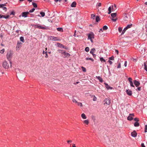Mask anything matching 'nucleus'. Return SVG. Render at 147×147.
Returning a JSON list of instances; mask_svg holds the SVG:
<instances>
[{
    "label": "nucleus",
    "mask_w": 147,
    "mask_h": 147,
    "mask_svg": "<svg viewBox=\"0 0 147 147\" xmlns=\"http://www.w3.org/2000/svg\"><path fill=\"white\" fill-rule=\"evenodd\" d=\"M109 60H114V57L113 56L111 57H109Z\"/></svg>",
    "instance_id": "33"
},
{
    "label": "nucleus",
    "mask_w": 147,
    "mask_h": 147,
    "mask_svg": "<svg viewBox=\"0 0 147 147\" xmlns=\"http://www.w3.org/2000/svg\"><path fill=\"white\" fill-rule=\"evenodd\" d=\"M144 69L147 72V66L146 63L144 62Z\"/></svg>",
    "instance_id": "25"
},
{
    "label": "nucleus",
    "mask_w": 147,
    "mask_h": 147,
    "mask_svg": "<svg viewBox=\"0 0 147 147\" xmlns=\"http://www.w3.org/2000/svg\"><path fill=\"white\" fill-rule=\"evenodd\" d=\"M108 62L110 64V65H111L113 63L112 61H111L110 60H109L108 61Z\"/></svg>",
    "instance_id": "55"
},
{
    "label": "nucleus",
    "mask_w": 147,
    "mask_h": 147,
    "mask_svg": "<svg viewBox=\"0 0 147 147\" xmlns=\"http://www.w3.org/2000/svg\"><path fill=\"white\" fill-rule=\"evenodd\" d=\"M104 102H105V104L109 105L111 103V100L110 99L106 98L104 100Z\"/></svg>",
    "instance_id": "5"
},
{
    "label": "nucleus",
    "mask_w": 147,
    "mask_h": 147,
    "mask_svg": "<svg viewBox=\"0 0 147 147\" xmlns=\"http://www.w3.org/2000/svg\"><path fill=\"white\" fill-rule=\"evenodd\" d=\"M96 78L99 81L101 82H103V80L101 77L99 76H96Z\"/></svg>",
    "instance_id": "15"
},
{
    "label": "nucleus",
    "mask_w": 147,
    "mask_h": 147,
    "mask_svg": "<svg viewBox=\"0 0 147 147\" xmlns=\"http://www.w3.org/2000/svg\"><path fill=\"white\" fill-rule=\"evenodd\" d=\"M85 50L86 52H88L89 50V48L88 47H86L85 49Z\"/></svg>",
    "instance_id": "38"
},
{
    "label": "nucleus",
    "mask_w": 147,
    "mask_h": 147,
    "mask_svg": "<svg viewBox=\"0 0 147 147\" xmlns=\"http://www.w3.org/2000/svg\"><path fill=\"white\" fill-rule=\"evenodd\" d=\"M117 18L114 19V18H112V19H111V20L112 21H113V22H115L116 21V20H117Z\"/></svg>",
    "instance_id": "56"
},
{
    "label": "nucleus",
    "mask_w": 147,
    "mask_h": 147,
    "mask_svg": "<svg viewBox=\"0 0 147 147\" xmlns=\"http://www.w3.org/2000/svg\"><path fill=\"white\" fill-rule=\"evenodd\" d=\"M114 9V8H113V6L112 5V7L110 6L108 8V14H110L111 13V9Z\"/></svg>",
    "instance_id": "13"
},
{
    "label": "nucleus",
    "mask_w": 147,
    "mask_h": 147,
    "mask_svg": "<svg viewBox=\"0 0 147 147\" xmlns=\"http://www.w3.org/2000/svg\"><path fill=\"white\" fill-rule=\"evenodd\" d=\"M45 53V57L47 58L48 57V55L47 54V51H46Z\"/></svg>",
    "instance_id": "58"
},
{
    "label": "nucleus",
    "mask_w": 147,
    "mask_h": 147,
    "mask_svg": "<svg viewBox=\"0 0 147 147\" xmlns=\"http://www.w3.org/2000/svg\"><path fill=\"white\" fill-rule=\"evenodd\" d=\"M13 52L11 51H8L7 54V57L8 59V60L9 61L10 63V66L11 67V59L12 57V56L13 54Z\"/></svg>",
    "instance_id": "1"
},
{
    "label": "nucleus",
    "mask_w": 147,
    "mask_h": 147,
    "mask_svg": "<svg viewBox=\"0 0 147 147\" xmlns=\"http://www.w3.org/2000/svg\"><path fill=\"white\" fill-rule=\"evenodd\" d=\"M72 101L73 102H75L76 103V102H77V101H76V100L75 99H74L73 98Z\"/></svg>",
    "instance_id": "57"
},
{
    "label": "nucleus",
    "mask_w": 147,
    "mask_h": 147,
    "mask_svg": "<svg viewBox=\"0 0 147 147\" xmlns=\"http://www.w3.org/2000/svg\"><path fill=\"white\" fill-rule=\"evenodd\" d=\"M81 117L83 119H86V117L84 113H82V114Z\"/></svg>",
    "instance_id": "26"
},
{
    "label": "nucleus",
    "mask_w": 147,
    "mask_h": 147,
    "mask_svg": "<svg viewBox=\"0 0 147 147\" xmlns=\"http://www.w3.org/2000/svg\"><path fill=\"white\" fill-rule=\"evenodd\" d=\"M121 67V64L120 63H119L118 65L117 66V68H120Z\"/></svg>",
    "instance_id": "53"
},
{
    "label": "nucleus",
    "mask_w": 147,
    "mask_h": 147,
    "mask_svg": "<svg viewBox=\"0 0 147 147\" xmlns=\"http://www.w3.org/2000/svg\"><path fill=\"white\" fill-rule=\"evenodd\" d=\"M107 29H108L107 27L106 26H105L103 27L102 29H100V31H102V29H103L104 30H106Z\"/></svg>",
    "instance_id": "19"
},
{
    "label": "nucleus",
    "mask_w": 147,
    "mask_h": 147,
    "mask_svg": "<svg viewBox=\"0 0 147 147\" xmlns=\"http://www.w3.org/2000/svg\"><path fill=\"white\" fill-rule=\"evenodd\" d=\"M94 37H88V40H90L92 43L93 42L92 39L94 38Z\"/></svg>",
    "instance_id": "31"
},
{
    "label": "nucleus",
    "mask_w": 147,
    "mask_h": 147,
    "mask_svg": "<svg viewBox=\"0 0 147 147\" xmlns=\"http://www.w3.org/2000/svg\"><path fill=\"white\" fill-rule=\"evenodd\" d=\"M32 5H33L34 7L36 8L37 7V4L35 3L32 2Z\"/></svg>",
    "instance_id": "30"
},
{
    "label": "nucleus",
    "mask_w": 147,
    "mask_h": 147,
    "mask_svg": "<svg viewBox=\"0 0 147 147\" xmlns=\"http://www.w3.org/2000/svg\"><path fill=\"white\" fill-rule=\"evenodd\" d=\"M22 44V42L18 41L16 46V48L19 49L21 47Z\"/></svg>",
    "instance_id": "10"
},
{
    "label": "nucleus",
    "mask_w": 147,
    "mask_h": 147,
    "mask_svg": "<svg viewBox=\"0 0 147 147\" xmlns=\"http://www.w3.org/2000/svg\"><path fill=\"white\" fill-rule=\"evenodd\" d=\"M3 66L5 69H8L9 67V65L7 61H4L3 63Z\"/></svg>",
    "instance_id": "3"
},
{
    "label": "nucleus",
    "mask_w": 147,
    "mask_h": 147,
    "mask_svg": "<svg viewBox=\"0 0 147 147\" xmlns=\"http://www.w3.org/2000/svg\"><path fill=\"white\" fill-rule=\"evenodd\" d=\"M133 118H134L132 116H131L129 115L127 117V119L128 120L131 121L133 119Z\"/></svg>",
    "instance_id": "18"
},
{
    "label": "nucleus",
    "mask_w": 147,
    "mask_h": 147,
    "mask_svg": "<svg viewBox=\"0 0 147 147\" xmlns=\"http://www.w3.org/2000/svg\"><path fill=\"white\" fill-rule=\"evenodd\" d=\"M72 147H76V145L75 144H73L72 146Z\"/></svg>",
    "instance_id": "64"
},
{
    "label": "nucleus",
    "mask_w": 147,
    "mask_h": 147,
    "mask_svg": "<svg viewBox=\"0 0 147 147\" xmlns=\"http://www.w3.org/2000/svg\"><path fill=\"white\" fill-rule=\"evenodd\" d=\"M64 51V50H60V49H59L57 50L58 52L59 53H61L62 54H63V52Z\"/></svg>",
    "instance_id": "28"
},
{
    "label": "nucleus",
    "mask_w": 147,
    "mask_h": 147,
    "mask_svg": "<svg viewBox=\"0 0 147 147\" xmlns=\"http://www.w3.org/2000/svg\"><path fill=\"white\" fill-rule=\"evenodd\" d=\"M76 103L78 105V106H79L80 107H82V103L81 102H76Z\"/></svg>",
    "instance_id": "41"
},
{
    "label": "nucleus",
    "mask_w": 147,
    "mask_h": 147,
    "mask_svg": "<svg viewBox=\"0 0 147 147\" xmlns=\"http://www.w3.org/2000/svg\"><path fill=\"white\" fill-rule=\"evenodd\" d=\"M76 5V3L75 1L73 2L71 4V7H75Z\"/></svg>",
    "instance_id": "16"
},
{
    "label": "nucleus",
    "mask_w": 147,
    "mask_h": 147,
    "mask_svg": "<svg viewBox=\"0 0 147 147\" xmlns=\"http://www.w3.org/2000/svg\"><path fill=\"white\" fill-rule=\"evenodd\" d=\"M5 6H6V4H0V8H2L3 7Z\"/></svg>",
    "instance_id": "37"
},
{
    "label": "nucleus",
    "mask_w": 147,
    "mask_h": 147,
    "mask_svg": "<svg viewBox=\"0 0 147 147\" xmlns=\"http://www.w3.org/2000/svg\"><path fill=\"white\" fill-rule=\"evenodd\" d=\"M9 17V15H7L6 16H5L3 15H2V18H5V19H7Z\"/></svg>",
    "instance_id": "29"
},
{
    "label": "nucleus",
    "mask_w": 147,
    "mask_h": 147,
    "mask_svg": "<svg viewBox=\"0 0 147 147\" xmlns=\"http://www.w3.org/2000/svg\"><path fill=\"white\" fill-rule=\"evenodd\" d=\"M127 62L126 61H125L124 62V65L125 67H126L127 66Z\"/></svg>",
    "instance_id": "61"
},
{
    "label": "nucleus",
    "mask_w": 147,
    "mask_h": 147,
    "mask_svg": "<svg viewBox=\"0 0 147 147\" xmlns=\"http://www.w3.org/2000/svg\"><path fill=\"white\" fill-rule=\"evenodd\" d=\"M57 46L58 47H59L62 48H63L64 47V46L63 45L60 43L58 42L57 43Z\"/></svg>",
    "instance_id": "14"
},
{
    "label": "nucleus",
    "mask_w": 147,
    "mask_h": 147,
    "mask_svg": "<svg viewBox=\"0 0 147 147\" xmlns=\"http://www.w3.org/2000/svg\"><path fill=\"white\" fill-rule=\"evenodd\" d=\"M40 13L42 17H43L45 16V13L44 12H40Z\"/></svg>",
    "instance_id": "42"
},
{
    "label": "nucleus",
    "mask_w": 147,
    "mask_h": 147,
    "mask_svg": "<svg viewBox=\"0 0 147 147\" xmlns=\"http://www.w3.org/2000/svg\"><path fill=\"white\" fill-rule=\"evenodd\" d=\"M83 123H85V124H86L87 125H88L89 123V121L88 120H85L84 121H83Z\"/></svg>",
    "instance_id": "27"
},
{
    "label": "nucleus",
    "mask_w": 147,
    "mask_h": 147,
    "mask_svg": "<svg viewBox=\"0 0 147 147\" xmlns=\"http://www.w3.org/2000/svg\"><path fill=\"white\" fill-rule=\"evenodd\" d=\"M31 26L33 27H34L35 28H37L39 29H46L47 28L46 27L44 26H41L39 24H31Z\"/></svg>",
    "instance_id": "2"
},
{
    "label": "nucleus",
    "mask_w": 147,
    "mask_h": 147,
    "mask_svg": "<svg viewBox=\"0 0 147 147\" xmlns=\"http://www.w3.org/2000/svg\"><path fill=\"white\" fill-rule=\"evenodd\" d=\"M122 28L119 27L118 28V30L119 32H121L122 31Z\"/></svg>",
    "instance_id": "48"
},
{
    "label": "nucleus",
    "mask_w": 147,
    "mask_h": 147,
    "mask_svg": "<svg viewBox=\"0 0 147 147\" xmlns=\"http://www.w3.org/2000/svg\"><path fill=\"white\" fill-rule=\"evenodd\" d=\"M88 35V37H93L94 36V33L92 32H90Z\"/></svg>",
    "instance_id": "17"
},
{
    "label": "nucleus",
    "mask_w": 147,
    "mask_h": 147,
    "mask_svg": "<svg viewBox=\"0 0 147 147\" xmlns=\"http://www.w3.org/2000/svg\"><path fill=\"white\" fill-rule=\"evenodd\" d=\"M48 40L53 41H59L61 39L59 37H49Z\"/></svg>",
    "instance_id": "4"
},
{
    "label": "nucleus",
    "mask_w": 147,
    "mask_h": 147,
    "mask_svg": "<svg viewBox=\"0 0 147 147\" xmlns=\"http://www.w3.org/2000/svg\"><path fill=\"white\" fill-rule=\"evenodd\" d=\"M145 130L144 132L146 133L147 132V125H146L145 126Z\"/></svg>",
    "instance_id": "40"
},
{
    "label": "nucleus",
    "mask_w": 147,
    "mask_h": 147,
    "mask_svg": "<svg viewBox=\"0 0 147 147\" xmlns=\"http://www.w3.org/2000/svg\"><path fill=\"white\" fill-rule=\"evenodd\" d=\"M117 14L116 13H113L111 14V16L113 18L115 17L116 16Z\"/></svg>",
    "instance_id": "23"
},
{
    "label": "nucleus",
    "mask_w": 147,
    "mask_h": 147,
    "mask_svg": "<svg viewBox=\"0 0 147 147\" xmlns=\"http://www.w3.org/2000/svg\"><path fill=\"white\" fill-rule=\"evenodd\" d=\"M134 120L136 122H138L139 121V119L136 117L134 119Z\"/></svg>",
    "instance_id": "43"
},
{
    "label": "nucleus",
    "mask_w": 147,
    "mask_h": 147,
    "mask_svg": "<svg viewBox=\"0 0 147 147\" xmlns=\"http://www.w3.org/2000/svg\"><path fill=\"white\" fill-rule=\"evenodd\" d=\"M2 9H3V10H4L5 11H6L7 8L6 7H4H4H3L2 8Z\"/></svg>",
    "instance_id": "59"
},
{
    "label": "nucleus",
    "mask_w": 147,
    "mask_h": 147,
    "mask_svg": "<svg viewBox=\"0 0 147 147\" xmlns=\"http://www.w3.org/2000/svg\"><path fill=\"white\" fill-rule=\"evenodd\" d=\"M129 115H130L131 116H133V117H134V113H131V114H129Z\"/></svg>",
    "instance_id": "62"
},
{
    "label": "nucleus",
    "mask_w": 147,
    "mask_h": 147,
    "mask_svg": "<svg viewBox=\"0 0 147 147\" xmlns=\"http://www.w3.org/2000/svg\"><path fill=\"white\" fill-rule=\"evenodd\" d=\"M62 55H64V58L69 57L70 56V55L69 53L66 52L65 51H64Z\"/></svg>",
    "instance_id": "6"
},
{
    "label": "nucleus",
    "mask_w": 147,
    "mask_h": 147,
    "mask_svg": "<svg viewBox=\"0 0 147 147\" xmlns=\"http://www.w3.org/2000/svg\"><path fill=\"white\" fill-rule=\"evenodd\" d=\"M72 142L71 140H68L67 141V142L69 144L70 143H71Z\"/></svg>",
    "instance_id": "54"
},
{
    "label": "nucleus",
    "mask_w": 147,
    "mask_h": 147,
    "mask_svg": "<svg viewBox=\"0 0 147 147\" xmlns=\"http://www.w3.org/2000/svg\"><path fill=\"white\" fill-rule=\"evenodd\" d=\"M96 22H98L100 20V18L99 16H97L96 18Z\"/></svg>",
    "instance_id": "34"
},
{
    "label": "nucleus",
    "mask_w": 147,
    "mask_h": 147,
    "mask_svg": "<svg viewBox=\"0 0 147 147\" xmlns=\"http://www.w3.org/2000/svg\"><path fill=\"white\" fill-rule=\"evenodd\" d=\"M132 26V24H129L126 27L127 29H128L130 28H131Z\"/></svg>",
    "instance_id": "32"
},
{
    "label": "nucleus",
    "mask_w": 147,
    "mask_h": 147,
    "mask_svg": "<svg viewBox=\"0 0 147 147\" xmlns=\"http://www.w3.org/2000/svg\"><path fill=\"white\" fill-rule=\"evenodd\" d=\"M20 40L23 42H24L25 40L24 38V37H20Z\"/></svg>",
    "instance_id": "35"
},
{
    "label": "nucleus",
    "mask_w": 147,
    "mask_h": 147,
    "mask_svg": "<svg viewBox=\"0 0 147 147\" xmlns=\"http://www.w3.org/2000/svg\"><path fill=\"white\" fill-rule=\"evenodd\" d=\"M57 31L60 32H62L63 31V28H57Z\"/></svg>",
    "instance_id": "22"
},
{
    "label": "nucleus",
    "mask_w": 147,
    "mask_h": 147,
    "mask_svg": "<svg viewBox=\"0 0 147 147\" xmlns=\"http://www.w3.org/2000/svg\"><path fill=\"white\" fill-rule=\"evenodd\" d=\"M128 80L129 81V82H132V79L131 78H129L128 79Z\"/></svg>",
    "instance_id": "50"
},
{
    "label": "nucleus",
    "mask_w": 147,
    "mask_h": 147,
    "mask_svg": "<svg viewBox=\"0 0 147 147\" xmlns=\"http://www.w3.org/2000/svg\"><path fill=\"white\" fill-rule=\"evenodd\" d=\"M95 16L94 14H92L91 15V18L93 19H94Z\"/></svg>",
    "instance_id": "49"
},
{
    "label": "nucleus",
    "mask_w": 147,
    "mask_h": 147,
    "mask_svg": "<svg viewBox=\"0 0 147 147\" xmlns=\"http://www.w3.org/2000/svg\"><path fill=\"white\" fill-rule=\"evenodd\" d=\"M137 134L135 131H134L131 133V136L134 137H136L137 136Z\"/></svg>",
    "instance_id": "11"
},
{
    "label": "nucleus",
    "mask_w": 147,
    "mask_h": 147,
    "mask_svg": "<svg viewBox=\"0 0 147 147\" xmlns=\"http://www.w3.org/2000/svg\"><path fill=\"white\" fill-rule=\"evenodd\" d=\"M35 9L34 8H32V9L30 10L29 11V12L30 13L34 11L35 10Z\"/></svg>",
    "instance_id": "45"
},
{
    "label": "nucleus",
    "mask_w": 147,
    "mask_h": 147,
    "mask_svg": "<svg viewBox=\"0 0 147 147\" xmlns=\"http://www.w3.org/2000/svg\"><path fill=\"white\" fill-rule=\"evenodd\" d=\"M81 68H82V70L83 71H84V72H86V69L84 67L82 66V67Z\"/></svg>",
    "instance_id": "39"
},
{
    "label": "nucleus",
    "mask_w": 147,
    "mask_h": 147,
    "mask_svg": "<svg viewBox=\"0 0 147 147\" xmlns=\"http://www.w3.org/2000/svg\"><path fill=\"white\" fill-rule=\"evenodd\" d=\"M29 14L28 12H24L22 13V16L23 17H26L27 16V15Z\"/></svg>",
    "instance_id": "8"
},
{
    "label": "nucleus",
    "mask_w": 147,
    "mask_h": 147,
    "mask_svg": "<svg viewBox=\"0 0 147 147\" xmlns=\"http://www.w3.org/2000/svg\"><path fill=\"white\" fill-rule=\"evenodd\" d=\"M140 124L138 122H136L134 123V125L135 127H137L139 126Z\"/></svg>",
    "instance_id": "20"
},
{
    "label": "nucleus",
    "mask_w": 147,
    "mask_h": 147,
    "mask_svg": "<svg viewBox=\"0 0 147 147\" xmlns=\"http://www.w3.org/2000/svg\"><path fill=\"white\" fill-rule=\"evenodd\" d=\"M96 98L95 96H94V97L93 98V100L94 101H96Z\"/></svg>",
    "instance_id": "63"
},
{
    "label": "nucleus",
    "mask_w": 147,
    "mask_h": 147,
    "mask_svg": "<svg viewBox=\"0 0 147 147\" xmlns=\"http://www.w3.org/2000/svg\"><path fill=\"white\" fill-rule=\"evenodd\" d=\"M127 15L126 14H125V18H124V20L125 21H126L127 20Z\"/></svg>",
    "instance_id": "51"
},
{
    "label": "nucleus",
    "mask_w": 147,
    "mask_h": 147,
    "mask_svg": "<svg viewBox=\"0 0 147 147\" xmlns=\"http://www.w3.org/2000/svg\"><path fill=\"white\" fill-rule=\"evenodd\" d=\"M105 87L107 89V90L112 89L113 88L110 87L106 83H105Z\"/></svg>",
    "instance_id": "12"
},
{
    "label": "nucleus",
    "mask_w": 147,
    "mask_h": 147,
    "mask_svg": "<svg viewBox=\"0 0 147 147\" xmlns=\"http://www.w3.org/2000/svg\"><path fill=\"white\" fill-rule=\"evenodd\" d=\"M130 84L131 86L133 87H134V85L133 83V82H130Z\"/></svg>",
    "instance_id": "44"
},
{
    "label": "nucleus",
    "mask_w": 147,
    "mask_h": 147,
    "mask_svg": "<svg viewBox=\"0 0 147 147\" xmlns=\"http://www.w3.org/2000/svg\"><path fill=\"white\" fill-rule=\"evenodd\" d=\"M141 146L142 147H146L144 143H142L141 144Z\"/></svg>",
    "instance_id": "60"
},
{
    "label": "nucleus",
    "mask_w": 147,
    "mask_h": 147,
    "mask_svg": "<svg viewBox=\"0 0 147 147\" xmlns=\"http://www.w3.org/2000/svg\"><path fill=\"white\" fill-rule=\"evenodd\" d=\"M134 85L136 87H138L140 84V82L139 81H137L136 80H135L134 81Z\"/></svg>",
    "instance_id": "7"
},
{
    "label": "nucleus",
    "mask_w": 147,
    "mask_h": 147,
    "mask_svg": "<svg viewBox=\"0 0 147 147\" xmlns=\"http://www.w3.org/2000/svg\"><path fill=\"white\" fill-rule=\"evenodd\" d=\"M95 50V48H93L91 49V50L90 51V53L92 54H94V51Z\"/></svg>",
    "instance_id": "24"
},
{
    "label": "nucleus",
    "mask_w": 147,
    "mask_h": 147,
    "mask_svg": "<svg viewBox=\"0 0 147 147\" xmlns=\"http://www.w3.org/2000/svg\"><path fill=\"white\" fill-rule=\"evenodd\" d=\"M127 28L126 27L124 29H123V30L122 32L121 33V34H123L124 32H125V31L127 30Z\"/></svg>",
    "instance_id": "36"
},
{
    "label": "nucleus",
    "mask_w": 147,
    "mask_h": 147,
    "mask_svg": "<svg viewBox=\"0 0 147 147\" xmlns=\"http://www.w3.org/2000/svg\"><path fill=\"white\" fill-rule=\"evenodd\" d=\"M101 4L100 3H99L97 4L96 6L97 7H100L101 6Z\"/></svg>",
    "instance_id": "47"
},
{
    "label": "nucleus",
    "mask_w": 147,
    "mask_h": 147,
    "mask_svg": "<svg viewBox=\"0 0 147 147\" xmlns=\"http://www.w3.org/2000/svg\"><path fill=\"white\" fill-rule=\"evenodd\" d=\"M100 60L102 63H105L106 62L105 60L103 58V57H101L100 58Z\"/></svg>",
    "instance_id": "21"
},
{
    "label": "nucleus",
    "mask_w": 147,
    "mask_h": 147,
    "mask_svg": "<svg viewBox=\"0 0 147 147\" xmlns=\"http://www.w3.org/2000/svg\"><path fill=\"white\" fill-rule=\"evenodd\" d=\"M5 51V49H3L1 50L0 51V53H1V54L3 53Z\"/></svg>",
    "instance_id": "46"
},
{
    "label": "nucleus",
    "mask_w": 147,
    "mask_h": 147,
    "mask_svg": "<svg viewBox=\"0 0 147 147\" xmlns=\"http://www.w3.org/2000/svg\"><path fill=\"white\" fill-rule=\"evenodd\" d=\"M141 87H139L137 88V89H136V90H138V91H140L141 90Z\"/></svg>",
    "instance_id": "52"
},
{
    "label": "nucleus",
    "mask_w": 147,
    "mask_h": 147,
    "mask_svg": "<svg viewBox=\"0 0 147 147\" xmlns=\"http://www.w3.org/2000/svg\"><path fill=\"white\" fill-rule=\"evenodd\" d=\"M126 92L127 95L129 96H131L132 94V91L129 89L126 90Z\"/></svg>",
    "instance_id": "9"
}]
</instances>
